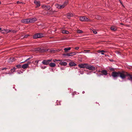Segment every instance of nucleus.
Listing matches in <instances>:
<instances>
[{"label":"nucleus","mask_w":132,"mask_h":132,"mask_svg":"<svg viewBox=\"0 0 132 132\" xmlns=\"http://www.w3.org/2000/svg\"><path fill=\"white\" fill-rule=\"evenodd\" d=\"M112 76L114 78H117L119 77L122 79H126V77L128 79L132 81V75L127 72L124 71L118 72H113L112 73Z\"/></svg>","instance_id":"f257e3e1"},{"label":"nucleus","mask_w":132,"mask_h":132,"mask_svg":"<svg viewBox=\"0 0 132 132\" xmlns=\"http://www.w3.org/2000/svg\"><path fill=\"white\" fill-rule=\"evenodd\" d=\"M36 18L23 19L21 20V22L27 24L33 23L37 21Z\"/></svg>","instance_id":"f03ea898"},{"label":"nucleus","mask_w":132,"mask_h":132,"mask_svg":"<svg viewBox=\"0 0 132 132\" xmlns=\"http://www.w3.org/2000/svg\"><path fill=\"white\" fill-rule=\"evenodd\" d=\"M43 36V35L42 33H38L34 35L33 37L34 39H36L37 38L42 37Z\"/></svg>","instance_id":"7ed1b4c3"},{"label":"nucleus","mask_w":132,"mask_h":132,"mask_svg":"<svg viewBox=\"0 0 132 132\" xmlns=\"http://www.w3.org/2000/svg\"><path fill=\"white\" fill-rule=\"evenodd\" d=\"M52 61V59H49L47 60H44L42 62V63L44 65H49L50 62Z\"/></svg>","instance_id":"20e7f679"},{"label":"nucleus","mask_w":132,"mask_h":132,"mask_svg":"<svg viewBox=\"0 0 132 132\" xmlns=\"http://www.w3.org/2000/svg\"><path fill=\"white\" fill-rule=\"evenodd\" d=\"M76 54L75 52H71L69 53H65L63 54L62 55L63 56H70L74 55Z\"/></svg>","instance_id":"39448f33"},{"label":"nucleus","mask_w":132,"mask_h":132,"mask_svg":"<svg viewBox=\"0 0 132 132\" xmlns=\"http://www.w3.org/2000/svg\"><path fill=\"white\" fill-rule=\"evenodd\" d=\"M55 6L57 8L59 9H61L64 8L66 6V5L64 4L62 5L58 4H56L55 5Z\"/></svg>","instance_id":"423d86ee"},{"label":"nucleus","mask_w":132,"mask_h":132,"mask_svg":"<svg viewBox=\"0 0 132 132\" xmlns=\"http://www.w3.org/2000/svg\"><path fill=\"white\" fill-rule=\"evenodd\" d=\"M80 20L82 21H88L89 20L86 17L83 16L80 17Z\"/></svg>","instance_id":"0eeeda50"},{"label":"nucleus","mask_w":132,"mask_h":132,"mask_svg":"<svg viewBox=\"0 0 132 132\" xmlns=\"http://www.w3.org/2000/svg\"><path fill=\"white\" fill-rule=\"evenodd\" d=\"M86 68L89 70H95V68L94 67L88 64H87Z\"/></svg>","instance_id":"6e6552de"},{"label":"nucleus","mask_w":132,"mask_h":132,"mask_svg":"<svg viewBox=\"0 0 132 132\" xmlns=\"http://www.w3.org/2000/svg\"><path fill=\"white\" fill-rule=\"evenodd\" d=\"M87 64H81L78 65V66L80 68H87Z\"/></svg>","instance_id":"1a4fd4ad"},{"label":"nucleus","mask_w":132,"mask_h":132,"mask_svg":"<svg viewBox=\"0 0 132 132\" xmlns=\"http://www.w3.org/2000/svg\"><path fill=\"white\" fill-rule=\"evenodd\" d=\"M34 3L36 6V7H39L40 5V2L39 1L35 0L34 1Z\"/></svg>","instance_id":"9d476101"},{"label":"nucleus","mask_w":132,"mask_h":132,"mask_svg":"<svg viewBox=\"0 0 132 132\" xmlns=\"http://www.w3.org/2000/svg\"><path fill=\"white\" fill-rule=\"evenodd\" d=\"M42 7L43 9L46 10H49L50 8V6H46L44 5H42Z\"/></svg>","instance_id":"9b49d317"},{"label":"nucleus","mask_w":132,"mask_h":132,"mask_svg":"<svg viewBox=\"0 0 132 132\" xmlns=\"http://www.w3.org/2000/svg\"><path fill=\"white\" fill-rule=\"evenodd\" d=\"M59 64L62 65L66 66L67 65V64L66 62L62 61L59 63Z\"/></svg>","instance_id":"f8f14e48"},{"label":"nucleus","mask_w":132,"mask_h":132,"mask_svg":"<svg viewBox=\"0 0 132 132\" xmlns=\"http://www.w3.org/2000/svg\"><path fill=\"white\" fill-rule=\"evenodd\" d=\"M101 72L102 73V75H106L108 74L107 71L105 70H103L101 71Z\"/></svg>","instance_id":"ddd939ff"},{"label":"nucleus","mask_w":132,"mask_h":132,"mask_svg":"<svg viewBox=\"0 0 132 132\" xmlns=\"http://www.w3.org/2000/svg\"><path fill=\"white\" fill-rule=\"evenodd\" d=\"M73 16V14L71 13H69L67 14V17L68 19H70L71 17Z\"/></svg>","instance_id":"4468645a"},{"label":"nucleus","mask_w":132,"mask_h":132,"mask_svg":"<svg viewBox=\"0 0 132 132\" xmlns=\"http://www.w3.org/2000/svg\"><path fill=\"white\" fill-rule=\"evenodd\" d=\"M49 65L51 67L54 68L55 67L56 64L55 63L51 62L49 63Z\"/></svg>","instance_id":"2eb2a0df"},{"label":"nucleus","mask_w":132,"mask_h":132,"mask_svg":"<svg viewBox=\"0 0 132 132\" xmlns=\"http://www.w3.org/2000/svg\"><path fill=\"white\" fill-rule=\"evenodd\" d=\"M69 65L71 66H76L77 65V64L74 62L72 61H71L69 63Z\"/></svg>","instance_id":"dca6fc26"},{"label":"nucleus","mask_w":132,"mask_h":132,"mask_svg":"<svg viewBox=\"0 0 132 132\" xmlns=\"http://www.w3.org/2000/svg\"><path fill=\"white\" fill-rule=\"evenodd\" d=\"M47 51L50 52H54V50H52V49H47V50H43V52H47Z\"/></svg>","instance_id":"f3484780"},{"label":"nucleus","mask_w":132,"mask_h":132,"mask_svg":"<svg viewBox=\"0 0 132 132\" xmlns=\"http://www.w3.org/2000/svg\"><path fill=\"white\" fill-rule=\"evenodd\" d=\"M110 29L111 30L115 31L117 30V27L114 26H112L111 27Z\"/></svg>","instance_id":"a211bd4d"},{"label":"nucleus","mask_w":132,"mask_h":132,"mask_svg":"<svg viewBox=\"0 0 132 132\" xmlns=\"http://www.w3.org/2000/svg\"><path fill=\"white\" fill-rule=\"evenodd\" d=\"M71 49V48L70 47H69L67 48H65L64 49V50L65 51V53H67L68 52V51L70 50Z\"/></svg>","instance_id":"6ab92c4d"},{"label":"nucleus","mask_w":132,"mask_h":132,"mask_svg":"<svg viewBox=\"0 0 132 132\" xmlns=\"http://www.w3.org/2000/svg\"><path fill=\"white\" fill-rule=\"evenodd\" d=\"M28 64H26V63L23 64L21 66V68H22L23 69H26L28 68Z\"/></svg>","instance_id":"aec40b11"},{"label":"nucleus","mask_w":132,"mask_h":132,"mask_svg":"<svg viewBox=\"0 0 132 132\" xmlns=\"http://www.w3.org/2000/svg\"><path fill=\"white\" fill-rule=\"evenodd\" d=\"M62 32L63 34H68L69 33V32L65 30H63L62 31Z\"/></svg>","instance_id":"412c9836"},{"label":"nucleus","mask_w":132,"mask_h":132,"mask_svg":"<svg viewBox=\"0 0 132 132\" xmlns=\"http://www.w3.org/2000/svg\"><path fill=\"white\" fill-rule=\"evenodd\" d=\"M10 60L12 62L14 61L15 60V59L14 57H11L10 58Z\"/></svg>","instance_id":"4be33fe9"},{"label":"nucleus","mask_w":132,"mask_h":132,"mask_svg":"<svg viewBox=\"0 0 132 132\" xmlns=\"http://www.w3.org/2000/svg\"><path fill=\"white\" fill-rule=\"evenodd\" d=\"M32 57V56H30L29 58H28L24 62H22V63L26 62H27V61L30 59Z\"/></svg>","instance_id":"5701e85b"},{"label":"nucleus","mask_w":132,"mask_h":132,"mask_svg":"<svg viewBox=\"0 0 132 132\" xmlns=\"http://www.w3.org/2000/svg\"><path fill=\"white\" fill-rule=\"evenodd\" d=\"M16 68H15V67H14L11 70V71L12 72H14V71H15V70H16Z\"/></svg>","instance_id":"b1692460"},{"label":"nucleus","mask_w":132,"mask_h":132,"mask_svg":"<svg viewBox=\"0 0 132 132\" xmlns=\"http://www.w3.org/2000/svg\"><path fill=\"white\" fill-rule=\"evenodd\" d=\"M17 4H24V3L23 2H20L19 1H18L16 2Z\"/></svg>","instance_id":"393cba45"},{"label":"nucleus","mask_w":132,"mask_h":132,"mask_svg":"<svg viewBox=\"0 0 132 132\" xmlns=\"http://www.w3.org/2000/svg\"><path fill=\"white\" fill-rule=\"evenodd\" d=\"M11 31L10 30L7 29V30H5V34H7L8 33H9Z\"/></svg>","instance_id":"a878e982"},{"label":"nucleus","mask_w":132,"mask_h":132,"mask_svg":"<svg viewBox=\"0 0 132 132\" xmlns=\"http://www.w3.org/2000/svg\"><path fill=\"white\" fill-rule=\"evenodd\" d=\"M77 32L78 34L81 33L83 32V31L80 30H78L77 31Z\"/></svg>","instance_id":"bb28decb"},{"label":"nucleus","mask_w":132,"mask_h":132,"mask_svg":"<svg viewBox=\"0 0 132 132\" xmlns=\"http://www.w3.org/2000/svg\"><path fill=\"white\" fill-rule=\"evenodd\" d=\"M40 67L41 68V69H44L46 68V66H43L42 65H40Z\"/></svg>","instance_id":"cd10ccee"},{"label":"nucleus","mask_w":132,"mask_h":132,"mask_svg":"<svg viewBox=\"0 0 132 132\" xmlns=\"http://www.w3.org/2000/svg\"><path fill=\"white\" fill-rule=\"evenodd\" d=\"M16 67L18 68H20L21 67V65L20 64H18L17 65H16Z\"/></svg>","instance_id":"c85d7f7f"},{"label":"nucleus","mask_w":132,"mask_h":132,"mask_svg":"<svg viewBox=\"0 0 132 132\" xmlns=\"http://www.w3.org/2000/svg\"><path fill=\"white\" fill-rule=\"evenodd\" d=\"M31 62L30 61L28 62L27 63H26V64H28V66L29 67V65L30 64Z\"/></svg>","instance_id":"c756f323"},{"label":"nucleus","mask_w":132,"mask_h":132,"mask_svg":"<svg viewBox=\"0 0 132 132\" xmlns=\"http://www.w3.org/2000/svg\"><path fill=\"white\" fill-rule=\"evenodd\" d=\"M5 30H2L1 31V32L2 33L5 34Z\"/></svg>","instance_id":"7c9ffc66"},{"label":"nucleus","mask_w":132,"mask_h":132,"mask_svg":"<svg viewBox=\"0 0 132 132\" xmlns=\"http://www.w3.org/2000/svg\"><path fill=\"white\" fill-rule=\"evenodd\" d=\"M110 71H115L114 69L113 68H110Z\"/></svg>","instance_id":"2f4dec72"},{"label":"nucleus","mask_w":132,"mask_h":132,"mask_svg":"<svg viewBox=\"0 0 132 132\" xmlns=\"http://www.w3.org/2000/svg\"><path fill=\"white\" fill-rule=\"evenodd\" d=\"M93 32L94 34H97V31H95L94 30V31L93 30Z\"/></svg>","instance_id":"473e14b6"},{"label":"nucleus","mask_w":132,"mask_h":132,"mask_svg":"<svg viewBox=\"0 0 132 132\" xmlns=\"http://www.w3.org/2000/svg\"><path fill=\"white\" fill-rule=\"evenodd\" d=\"M39 61L38 60H36V61H35V62L36 63V64H37L38 63Z\"/></svg>","instance_id":"72a5a7b5"},{"label":"nucleus","mask_w":132,"mask_h":132,"mask_svg":"<svg viewBox=\"0 0 132 132\" xmlns=\"http://www.w3.org/2000/svg\"><path fill=\"white\" fill-rule=\"evenodd\" d=\"M29 34H27V35H25L24 37V38H27V37L29 36Z\"/></svg>","instance_id":"f704fd0d"},{"label":"nucleus","mask_w":132,"mask_h":132,"mask_svg":"<svg viewBox=\"0 0 132 132\" xmlns=\"http://www.w3.org/2000/svg\"><path fill=\"white\" fill-rule=\"evenodd\" d=\"M79 47H76L75 48V49L76 50H78L79 49Z\"/></svg>","instance_id":"c9c22d12"},{"label":"nucleus","mask_w":132,"mask_h":132,"mask_svg":"<svg viewBox=\"0 0 132 132\" xmlns=\"http://www.w3.org/2000/svg\"><path fill=\"white\" fill-rule=\"evenodd\" d=\"M8 69L7 68H3L2 69V70H6V69Z\"/></svg>","instance_id":"e433bc0d"},{"label":"nucleus","mask_w":132,"mask_h":132,"mask_svg":"<svg viewBox=\"0 0 132 132\" xmlns=\"http://www.w3.org/2000/svg\"><path fill=\"white\" fill-rule=\"evenodd\" d=\"M52 61L55 62L56 61V59H53Z\"/></svg>","instance_id":"4c0bfd02"},{"label":"nucleus","mask_w":132,"mask_h":132,"mask_svg":"<svg viewBox=\"0 0 132 132\" xmlns=\"http://www.w3.org/2000/svg\"><path fill=\"white\" fill-rule=\"evenodd\" d=\"M62 60H57L56 59V61H60V62H61Z\"/></svg>","instance_id":"58836bf2"},{"label":"nucleus","mask_w":132,"mask_h":132,"mask_svg":"<svg viewBox=\"0 0 132 132\" xmlns=\"http://www.w3.org/2000/svg\"><path fill=\"white\" fill-rule=\"evenodd\" d=\"M101 52H106V51H104L103 50H102L101 51Z\"/></svg>","instance_id":"ea45409f"},{"label":"nucleus","mask_w":132,"mask_h":132,"mask_svg":"<svg viewBox=\"0 0 132 132\" xmlns=\"http://www.w3.org/2000/svg\"><path fill=\"white\" fill-rule=\"evenodd\" d=\"M97 52L98 53H100V52H101V51L100 50H98L97 51Z\"/></svg>","instance_id":"a19ab883"},{"label":"nucleus","mask_w":132,"mask_h":132,"mask_svg":"<svg viewBox=\"0 0 132 132\" xmlns=\"http://www.w3.org/2000/svg\"><path fill=\"white\" fill-rule=\"evenodd\" d=\"M85 93V92L84 91H83L82 92V93L83 94Z\"/></svg>","instance_id":"79ce46f5"},{"label":"nucleus","mask_w":132,"mask_h":132,"mask_svg":"<svg viewBox=\"0 0 132 132\" xmlns=\"http://www.w3.org/2000/svg\"><path fill=\"white\" fill-rule=\"evenodd\" d=\"M101 54L102 55H104V53L103 52H101Z\"/></svg>","instance_id":"37998d69"},{"label":"nucleus","mask_w":132,"mask_h":132,"mask_svg":"<svg viewBox=\"0 0 132 132\" xmlns=\"http://www.w3.org/2000/svg\"><path fill=\"white\" fill-rule=\"evenodd\" d=\"M119 0V1H120V3L121 4V1L120 0Z\"/></svg>","instance_id":"c03bdc74"},{"label":"nucleus","mask_w":132,"mask_h":132,"mask_svg":"<svg viewBox=\"0 0 132 132\" xmlns=\"http://www.w3.org/2000/svg\"><path fill=\"white\" fill-rule=\"evenodd\" d=\"M107 56H108L107 55H105V56L106 57Z\"/></svg>","instance_id":"a18cd8bd"},{"label":"nucleus","mask_w":132,"mask_h":132,"mask_svg":"<svg viewBox=\"0 0 132 132\" xmlns=\"http://www.w3.org/2000/svg\"><path fill=\"white\" fill-rule=\"evenodd\" d=\"M85 51H89V50H87V51H86V50H85Z\"/></svg>","instance_id":"49530a36"},{"label":"nucleus","mask_w":132,"mask_h":132,"mask_svg":"<svg viewBox=\"0 0 132 132\" xmlns=\"http://www.w3.org/2000/svg\"><path fill=\"white\" fill-rule=\"evenodd\" d=\"M9 73H5L6 74H7Z\"/></svg>","instance_id":"de8ad7c7"},{"label":"nucleus","mask_w":132,"mask_h":132,"mask_svg":"<svg viewBox=\"0 0 132 132\" xmlns=\"http://www.w3.org/2000/svg\"><path fill=\"white\" fill-rule=\"evenodd\" d=\"M1 30V28H0V31Z\"/></svg>","instance_id":"09e8293b"},{"label":"nucleus","mask_w":132,"mask_h":132,"mask_svg":"<svg viewBox=\"0 0 132 132\" xmlns=\"http://www.w3.org/2000/svg\"><path fill=\"white\" fill-rule=\"evenodd\" d=\"M68 60L69 61H70V59H68Z\"/></svg>","instance_id":"8fccbe9b"},{"label":"nucleus","mask_w":132,"mask_h":132,"mask_svg":"<svg viewBox=\"0 0 132 132\" xmlns=\"http://www.w3.org/2000/svg\"><path fill=\"white\" fill-rule=\"evenodd\" d=\"M120 24H122V23H121Z\"/></svg>","instance_id":"3c124183"},{"label":"nucleus","mask_w":132,"mask_h":132,"mask_svg":"<svg viewBox=\"0 0 132 132\" xmlns=\"http://www.w3.org/2000/svg\"><path fill=\"white\" fill-rule=\"evenodd\" d=\"M1 4V2L0 1V4Z\"/></svg>","instance_id":"603ef678"}]
</instances>
